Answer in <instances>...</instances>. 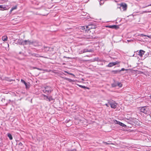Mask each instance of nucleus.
<instances>
[{
    "label": "nucleus",
    "mask_w": 151,
    "mask_h": 151,
    "mask_svg": "<svg viewBox=\"0 0 151 151\" xmlns=\"http://www.w3.org/2000/svg\"><path fill=\"white\" fill-rule=\"evenodd\" d=\"M64 72L65 73H68L70 75H73V76H74V74H72V73H68V72L66 71H64Z\"/></svg>",
    "instance_id": "31"
},
{
    "label": "nucleus",
    "mask_w": 151,
    "mask_h": 151,
    "mask_svg": "<svg viewBox=\"0 0 151 151\" xmlns=\"http://www.w3.org/2000/svg\"><path fill=\"white\" fill-rule=\"evenodd\" d=\"M146 36L151 39V35H146Z\"/></svg>",
    "instance_id": "39"
},
{
    "label": "nucleus",
    "mask_w": 151,
    "mask_h": 151,
    "mask_svg": "<svg viewBox=\"0 0 151 151\" xmlns=\"http://www.w3.org/2000/svg\"><path fill=\"white\" fill-rule=\"evenodd\" d=\"M26 88H29V84H28L26 82V84H24Z\"/></svg>",
    "instance_id": "27"
},
{
    "label": "nucleus",
    "mask_w": 151,
    "mask_h": 151,
    "mask_svg": "<svg viewBox=\"0 0 151 151\" xmlns=\"http://www.w3.org/2000/svg\"><path fill=\"white\" fill-rule=\"evenodd\" d=\"M125 118L127 120L126 121L129 124L133 125V121L134 118H126V117H125Z\"/></svg>",
    "instance_id": "4"
},
{
    "label": "nucleus",
    "mask_w": 151,
    "mask_h": 151,
    "mask_svg": "<svg viewBox=\"0 0 151 151\" xmlns=\"http://www.w3.org/2000/svg\"><path fill=\"white\" fill-rule=\"evenodd\" d=\"M21 82L22 83H24V84H26V82H25V81L24 80H23L22 79H21Z\"/></svg>",
    "instance_id": "32"
},
{
    "label": "nucleus",
    "mask_w": 151,
    "mask_h": 151,
    "mask_svg": "<svg viewBox=\"0 0 151 151\" xmlns=\"http://www.w3.org/2000/svg\"><path fill=\"white\" fill-rule=\"evenodd\" d=\"M105 105H106V106L107 107H108V104H105Z\"/></svg>",
    "instance_id": "44"
},
{
    "label": "nucleus",
    "mask_w": 151,
    "mask_h": 151,
    "mask_svg": "<svg viewBox=\"0 0 151 151\" xmlns=\"http://www.w3.org/2000/svg\"><path fill=\"white\" fill-rule=\"evenodd\" d=\"M120 9L122 7L123 9V11H125L126 10L127 8V5L124 3H122L120 4Z\"/></svg>",
    "instance_id": "9"
},
{
    "label": "nucleus",
    "mask_w": 151,
    "mask_h": 151,
    "mask_svg": "<svg viewBox=\"0 0 151 151\" xmlns=\"http://www.w3.org/2000/svg\"><path fill=\"white\" fill-rule=\"evenodd\" d=\"M32 41L28 40H24V45H32Z\"/></svg>",
    "instance_id": "8"
},
{
    "label": "nucleus",
    "mask_w": 151,
    "mask_h": 151,
    "mask_svg": "<svg viewBox=\"0 0 151 151\" xmlns=\"http://www.w3.org/2000/svg\"><path fill=\"white\" fill-rule=\"evenodd\" d=\"M84 53V52H83V50H81L80 51L79 53L80 54H82V53Z\"/></svg>",
    "instance_id": "37"
},
{
    "label": "nucleus",
    "mask_w": 151,
    "mask_h": 151,
    "mask_svg": "<svg viewBox=\"0 0 151 151\" xmlns=\"http://www.w3.org/2000/svg\"><path fill=\"white\" fill-rule=\"evenodd\" d=\"M17 43L19 45H24V40L18 39L17 41Z\"/></svg>",
    "instance_id": "11"
},
{
    "label": "nucleus",
    "mask_w": 151,
    "mask_h": 151,
    "mask_svg": "<svg viewBox=\"0 0 151 151\" xmlns=\"http://www.w3.org/2000/svg\"><path fill=\"white\" fill-rule=\"evenodd\" d=\"M42 96L43 97H45V98L47 96V95H45V94H42Z\"/></svg>",
    "instance_id": "41"
},
{
    "label": "nucleus",
    "mask_w": 151,
    "mask_h": 151,
    "mask_svg": "<svg viewBox=\"0 0 151 151\" xmlns=\"http://www.w3.org/2000/svg\"><path fill=\"white\" fill-rule=\"evenodd\" d=\"M147 11H144V12H143V13H147Z\"/></svg>",
    "instance_id": "45"
},
{
    "label": "nucleus",
    "mask_w": 151,
    "mask_h": 151,
    "mask_svg": "<svg viewBox=\"0 0 151 151\" xmlns=\"http://www.w3.org/2000/svg\"><path fill=\"white\" fill-rule=\"evenodd\" d=\"M151 4H150V5H148V6H145V7H147V6H151Z\"/></svg>",
    "instance_id": "47"
},
{
    "label": "nucleus",
    "mask_w": 151,
    "mask_h": 151,
    "mask_svg": "<svg viewBox=\"0 0 151 151\" xmlns=\"http://www.w3.org/2000/svg\"><path fill=\"white\" fill-rule=\"evenodd\" d=\"M140 111L146 114L147 112V110L146 109V107H143L140 109Z\"/></svg>",
    "instance_id": "12"
},
{
    "label": "nucleus",
    "mask_w": 151,
    "mask_h": 151,
    "mask_svg": "<svg viewBox=\"0 0 151 151\" xmlns=\"http://www.w3.org/2000/svg\"><path fill=\"white\" fill-rule=\"evenodd\" d=\"M64 79H65L68 81H69L70 82H73L74 81L73 80H72L71 79H70V78H64Z\"/></svg>",
    "instance_id": "18"
},
{
    "label": "nucleus",
    "mask_w": 151,
    "mask_h": 151,
    "mask_svg": "<svg viewBox=\"0 0 151 151\" xmlns=\"http://www.w3.org/2000/svg\"><path fill=\"white\" fill-rule=\"evenodd\" d=\"M141 36L142 37L146 36V35H144V34H141Z\"/></svg>",
    "instance_id": "38"
},
{
    "label": "nucleus",
    "mask_w": 151,
    "mask_h": 151,
    "mask_svg": "<svg viewBox=\"0 0 151 151\" xmlns=\"http://www.w3.org/2000/svg\"><path fill=\"white\" fill-rule=\"evenodd\" d=\"M8 6L7 5H0V8L2 9V10H7L9 9Z\"/></svg>",
    "instance_id": "10"
},
{
    "label": "nucleus",
    "mask_w": 151,
    "mask_h": 151,
    "mask_svg": "<svg viewBox=\"0 0 151 151\" xmlns=\"http://www.w3.org/2000/svg\"><path fill=\"white\" fill-rule=\"evenodd\" d=\"M78 86L80 87L81 88H82V87H83V86H82V85H78Z\"/></svg>",
    "instance_id": "42"
},
{
    "label": "nucleus",
    "mask_w": 151,
    "mask_h": 151,
    "mask_svg": "<svg viewBox=\"0 0 151 151\" xmlns=\"http://www.w3.org/2000/svg\"><path fill=\"white\" fill-rule=\"evenodd\" d=\"M52 91V88L50 86H47L44 87V89L43 90L44 93L47 95L50 94Z\"/></svg>",
    "instance_id": "2"
},
{
    "label": "nucleus",
    "mask_w": 151,
    "mask_h": 151,
    "mask_svg": "<svg viewBox=\"0 0 151 151\" xmlns=\"http://www.w3.org/2000/svg\"><path fill=\"white\" fill-rule=\"evenodd\" d=\"M40 2H44L45 0H38Z\"/></svg>",
    "instance_id": "35"
},
{
    "label": "nucleus",
    "mask_w": 151,
    "mask_h": 151,
    "mask_svg": "<svg viewBox=\"0 0 151 151\" xmlns=\"http://www.w3.org/2000/svg\"><path fill=\"white\" fill-rule=\"evenodd\" d=\"M119 63V62L117 61L114 62L110 63L109 64L106 65V67H111L115 65L118 64Z\"/></svg>",
    "instance_id": "5"
},
{
    "label": "nucleus",
    "mask_w": 151,
    "mask_h": 151,
    "mask_svg": "<svg viewBox=\"0 0 151 151\" xmlns=\"http://www.w3.org/2000/svg\"><path fill=\"white\" fill-rule=\"evenodd\" d=\"M106 27H108L112 29H117L119 28V26L116 25H106Z\"/></svg>",
    "instance_id": "7"
},
{
    "label": "nucleus",
    "mask_w": 151,
    "mask_h": 151,
    "mask_svg": "<svg viewBox=\"0 0 151 151\" xmlns=\"http://www.w3.org/2000/svg\"><path fill=\"white\" fill-rule=\"evenodd\" d=\"M104 0H100L99 2L100 5H101L103 4L104 3Z\"/></svg>",
    "instance_id": "25"
},
{
    "label": "nucleus",
    "mask_w": 151,
    "mask_h": 151,
    "mask_svg": "<svg viewBox=\"0 0 151 151\" xmlns=\"http://www.w3.org/2000/svg\"><path fill=\"white\" fill-rule=\"evenodd\" d=\"M8 37L6 36H3L2 38V40L4 41H7Z\"/></svg>",
    "instance_id": "16"
},
{
    "label": "nucleus",
    "mask_w": 151,
    "mask_h": 151,
    "mask_svg": "<svg viewBox=\"0 0 151 151\" xmlns=\"http://www.w3.org/2000/svg\"><path fill=\"white\" fill-rule=\"evenodd\" d=\"M32 45L35 47L38 46L40 45L39 42L35 41H32Z\"/></svg>",
    "instance_id": "13"
},
{
    "label": "nucleus",
    "mask_w": 151,
    "mask_h": 151,
    "mask_svg": "<svg viewBox=\"0 0 151 151\" xmlns=\"http://www.w3.org/2000/svg\"><path fill=\"white\" fill-rule=\"evenodd\" d=\"M108 103L110 104L111 108L115 109L116 107L117 104L115 101H109Z\"/></svg>",
    "instance_id": "3"
},
{
    "label": "nucleus",
    "mask_w": 151,
    "mask_h": 151,
    "mask_svg": "<svg viewBox=\"0 0 151 151\" xmlns=\"http://www.w3.org/2000/svg\"><path fill=\"white\" fill-rule=\"evenodd\" d=\"M83 50V52H84V53L87 52H92L93 51L92 50L90 49L89 50L86 48L84 49Z\"/></svg>",
    "instance_id": "15"
},
{
    "label": "nucleus",
    "mask_w": 151,
    "mask_h": 151,
    "mask_svg": "<svg viewBox=\"0 0 151 151\" xmlns=\"http://www.w3.org/2000/svg\"><path fill=\"white\" fill-rule=\"evenodd\" d=\"M7 136L9 137L10 140H11L12 139L13 137L11 134L8 133L7 134Z\"/></svg>",
    "instance_id": "19"
},
{
    "label": "nucleus",
    "mask_w": 151,
    "mask_h": 151,
    "mask_svg": "<svg viewBox=\"0 0 151 151\" xmlns=\"http://www.w3.org/2000/svg\"><path fill=\"white\" fill-rule=\"evenodd\" d=\"M66 151H76V149H68Z\"/></svg>",
    "instance_id": "26"
},
{
    "label": "nucleus",
    "mask_w": 151,
    "mask_h": 151,
    "mask_svg": "<svg viewBox=\"0 0 151 151\" xmlns=\"http://www.w3.org/2000/svg\"><path fill=\"white\" fill-rule=\"evenodd\" d=\"M119 125L124 128L126 127V125L125 124L121 122H120L119 123Z\"/></svg>",
    "instance_id": "23"
},
{
    "label": "nucleus",
    "mask_w": 151,
    "mask_h": 151,
    "mask_svg": "<svg viewBox=\"0 0 151 151\" xmlns=\"http://www.w3.org/2000/svg\"><path fill=\"white\" fill-rule=\"evenodd\" d=\"M145 52V51H144L143 50H140L139 51V52L138 55L140 57H142L143 55L144 54Z\"/></svg>",
    "instance_id": "14"
},
{
    "label": "nucleus",
    "mask_w": 151,
    "mask_h": 151,
    "mask_svg": "<svg viewBox=\"0 0 151 151\" xmlns=\"http://www.w3.org/2000/svg\"><path fill=\"white\" fill-rule=\"evenodd\" d=\"M117 86H118L119 87H121L122 86V83L119 82L117 83Z\"/></svg>",
    "instance_id": "24"
},
{
    "label": "nucleus",
    "mask_w": 151,
    "mask_h": 151,
    "mask_svg": "<svg viewBox=\"0 0 151 151\" xmlns=\"http://www.w3.org/2000/svg\"><path fill=\"white\" fill-rule=\"evenodd\" d=\"M117 86V83L116 84L115 83H113L112 84V86L113 87H116Z\"/></svg>",
    "instance_id": "29"
},
{
    "label": "nucleus",
    "mask_w": 151,
    "mask_h": 151,
    "mask_svg": "<svg viewBox=\"0 0 151 151\" xmlns=\"http://www.w3.org/2000/svg\"><path fill=\"white\" fill-rule=\"evenodd\" d=\"M82 88H86V87L85 86H83V87H82Z\"/></svg>",
    "instance_id": "43"
},
{
    "label": "nucleus",
    "mask_w": 151,
    "mask_h": 151,
    "mask_svg": "<svg viewBox=\"0 0 151 151\" xmlns=\"http://www.w3.org/2000/svg\"><path fill=\"white\" fill-rule=\"evenodd\" d=\"M33 68L34 69H37L39 70H42V69L41 68H37V67H33Z\"/></svg>",
    "instance_id": "30"
},
{
    "label": "nucleus",
    "mask_w": 151,
    "mask_h": 151,
    "mask_svg": "<svg viewBox=\"0 0 151 151\" xmlns=\"http://www.w3.org/2000/svg\"><path fill=\"white\" fill-rule=\"evenodd\" d=\"M11 101V100H9L8 101V103H9V102Z\"/></svg>",
    "instance_id": "46"
},
{
    "label": "nucleus",
    "mask_w": 151,
    "mask_h": 151,
    "mask_svg": "<svg viewBox=\"0 0 151 151\" xmlns=\"http://www.w3.org/2000/svg\"><path fill=\"white\" fill-rule=\"evenodd\" d=\"M17 6H14V7H12L11 10H10V13H11V12L14 10V9H17Z\"/></svg>",
    "instance_id": "21"
},
{
    "label": "nucleus",
    "mask_w": 151,
    "mask_h": 151,
    "mask_svg": "<svg viewBox=\"0 0 151 151\" xmlns=\"http://www.w3.org/2000/svg\"><path fill=\"white\" fill-rule=\"evenodd\" d=\"M125 70H127V69H125L124 68H122L121 70H119L120 71V72L122 71H124Z\"/></svg>",
    "instance_id": "33"
},
{
    "label": "nucleus",
    "mask_w": 151,
    "mask_h": 151,
    "mask_svg": "<svg viewBox=\"0 0 151 151\" xmlns=\"http://www.w3.org/2000/svg\"><path fill=\"white\" fill-rule=\"evenodd\" d=\"M114 122L115 124H119V123L120 122L117 121L116 120H114Z\"/></svg>",
    "instance_id": "28"
},
{
    "label": "nucleus",
    "mask_w": 151,
    "mask_h": 151,
    "mask_svg": "<svg viewBox=\"0 0 151 151\" xmlns=\"http://www.w3.org/2000/svg\"><path fill=\"white\" fill-rule=\"evenodd\" d=\"M150 97L151 99V95L150 96Z\"/></svg>",
    "instance_id": "48"
},
{
    "label": "nucleus",
    "mask_w": 151,
    "mask_h": 151,
    "mask_svg": "<svg viewBox=\"0 0 151 151\" xmlns=\"http://www.w3.org/2000/svg\"><path fill=\"white\" fill-rule=\"evenodd\" d=\"M111 72L113 73L114 74H116L120 72V71L119 70H113L111 71Z\"/></svg>",
    "instance_id": "17"
},
{
    "label": "nucleus",
    "mask_w": 151,
    "mask_h": 151,
    "mask_svg": "<svg viewBox=\"0 0 151 151\" xmlns=\"http://www.w3.org/2000/svg\"><path fill=\"white\" fill-rule=\"evenodd\" d=\"M19 145H20V146H22V143L21 142H19V144H18Z\"/></svg>",
    "instance_id": "40"
},
{
    "label": "nucleus",
    "mask_w": 151,
    "mask_h": 151,
    "mask_svg": "<svg viewBox=\"0 0 151 151\" xmlns=\"http://www.w3.org/2000/svg\"><path fill=\"white\" fill-rule=\"evenodd\" d=\"M92 25H91L87 26H82L81 27L80 29L81 30V31H83V32H88L89 31V30L90 29L92 28Z\"/></svg>",
    "instance_id": "1"
},
{
    "label": "nucleus",
    "mask_w": 151,
    "mask_h": 151,
    "mask_svg": "<svg viewBox=\"0 0 151 151\" xmlns=\"http://www.w3.org/2000/svg\"><path fill=\"white\" fill-rule=\"evenodd\" d=\"M133 125H134L135 126L140 125V123L139 121L135 118H134L133 121Z\"/></svg>",
    "instance_id": "6"
},
{
    "label": "nucleus",
    "mask_w": 151,
    "mask_h": 151,
    "mask_svg": "<svg viewBox=\"0 0 151 151\" xmlns=\"http://www.w3.org/2000/svg\"><path fill=\"white\" fill-rule=\"evenodd\" d=\"M103 143H104V144H106V145H109V144H110L109 143H107V142H103Z\"/></svg>",
    "instance_id": "36"
},
{
    "label": "nucleus",
    "mask_w": 151,
    "mask_h": 151,
    "mask_svg": "<svg viewBox=\"0 0 151 151\" xmlns=\"http://www.w3.org/2000/svg\"><path fill=\"white\" fill-rule=\"evenodd\" d=\"M54 99L52 98V96H49L48 99V100L49 101H51L53 100Z\"/></svg>",
    "instance_id": "22"
},
{
    "label": "nucleus",
    "mask_w": 151,
    "mask_h": 151,
    "mask_svg": "<svg viewBox=\"0 0 151 151\" xmlns=\"http://www.w3.org/2000/svg\"><path fill=\"white\" fill-rule=\"evenodd\" d=\"M43 50H44L45 51L47 52L49 50V48L47 47H44L42 49Z\"/></svg>",
    "instance_id": "20"
},
{
    "label": "nucleus",
    "mask_w": 151,
    "mask_h": 151,
    "mask_svg": "<svg viewBox=\"0 0 151 151\" xmlns=\"http://www.w3.org/2000/svg\"><path fill=\"white\" fill-rule=\"evenodd\" d=\"M48 97H49V96H47L44 99L47 101H48Z\"/></svg>",
    "instance_id": "34"
}]
</instances>
